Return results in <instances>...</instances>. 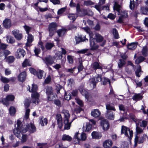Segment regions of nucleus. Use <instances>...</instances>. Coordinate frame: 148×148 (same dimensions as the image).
Segmentation results:
<instances>
[{"label": "nucleus", "instance_id": "obj_1", "mask_svg": "<svg viewBox=\"0 0 148 148\" xmlns=\"http://www.w3.org/2000/svg\"><path fill=\"white\" fill-rule=\"evenodd\" d=\"M101 80L103 85H105L108 83L110 84V81L109 79L106 77L101 79V76L99 75H96L94 78L90 79L88 83L93 88L96 87L97 83Z\"/></svg>", "mask_w": 148, "mask_h": 148}, {"label": "nucleus", "instance_id": "obj_2", "mask_svg": "<svg viewBox=\"0 0 148 148\" xmlns=\"http://www.w3.org/2000/svg\"><path fill=\"white\" fill-rule=\"evenodd\" d=\"M129 116L130 118L132 119L136 123V130L137 135L138 134L143 133V130L138 126V123H137V121H138V120L136 119V118L132 114H130ZM144 140V139H141V140H138V137L137 136V135H136L135 138V146H136L137 143H143Z\"/></svg>", "mask_w": 148, "mask_h": 148}, {"label": "nucleus", "instance_id": "obj_3", "mask_svg": "<svg viewBox=\"0 0 148 148\" xmlns=\"http://www.w3.org/2000/svg\"><path fill=\"white\" fill-rule=\"evenodd\" d=\"M62 57V53L60 51H58L54 57L49 56L46 57L42 59L45 63L47 65H48L53 64L54 63V61L55 59L59 60L61 59Z\"/></svg>", "mask_w": 148, "mask_h": 148}, {"label": "nucleus", "instance_id": "obj_4", "mask_svg": "<svg viewBox=\"0 0 148 148\" xmlns=\"http://www.w3.org/2000/svg\"><path fill=\"white\" fill-rule=\"evenodd\" d=\"M29 91L32 92V102L35 104H38L39 101V94L37 92L38 89V87L36 84H33L32 85L31 89H30L29 86Z\"/></svg>", "mask_w": 148, "mask_h": 148}, {"label": "nucleus", "instance_id": "obj_5", "mask_svg": "<svg viewBox=\"0 0 148 148\" xmlns=\"http://www.w3.org/2000/svg\"><path fill=\"white\" fill-rule=\"evenodd\" d=\"M62 113L64 115V129L66 130H69L70 129L71 123L75 119H73L71 121L69 122V119L70 117V115L69 111L64 110L62 112Z\"/></svg>", "mask_w": 148, "mask_h": 148}, {"label": "nucleus", "instance_id": "obj_6", "mask_svg": "<svg viewBox=\"0 0 148 148\" xmlns=\"http://www.w3.org/2000/svg\"><path fill=\"white\" fill-rule=\"evenodd\" d=\"M83 29L87 33L89 34L90 36V46L91 49L95 50L97 49L98 48V46L95 43V40L92 38L93 34L92 32L90 31V28L88 27H86L83 28Z\"/></svg>", "mask_w": 148, "mask_h": 148}, {"label": "nucleus", "instance_id": "obj_7", "mask_svg": "<svg viewBox=\"0 0 148 148\" xmlns=\"http://www.w3.org/2000/svg\"><path fill=\"white\" fill-rule=\"evenodd\" d=\"M22 128L23 129L22 130L23 133H26L28 131L30 133H33L36 131V128L32 123H30L29 125H24Z\"/></svg>", "mask_w": 148, "mask_h": 148}, {"label": "nucleus", "instance_id": "obj_8", "mask_svg": "<svg viewBox=\"0 0 148 148\" xmlns=\"http://www.w3.org/2000/svg\"><path fill=\"white\" fill-rule=\"evenodd\" d=\"M21 123L22 122L21 121L19 120H17L16 123L17 126L13 130V132L14 135L18 138H21V135L23 133L22 132V130L23 129L22 128V127L24 125H21Z\"/></svg>", "mask_w": 148, "mask_h": 148}, {"label": "nucleus", "instance_id": "obj_9", "mask_svg": "<svg viewBox=\"0 0 148 148\" xmlns=\"http://www.w3.org/2000/svg\"><path fill=\"white\" fill-rule=\"evenodd\" d=\"M121 6L119 5L116 2H115L113 7L114 10H116L118 13V14L120 15L122 17L126 18L127 16V12L125 11H121Z\"/></svg>", "mask_w": 148, "mask_h": 148}, {"label": "nucleus", "instance_id": "obj_10", "mask_svg": "<svg viewBox=\"0 0 148 148\" xmlns=\"http://www.w3.org/2000/svg\"><path fill=\"white\" fill-rule=\"evenodd\" d=\"M121 133L128 137L130 139H132L133 135V132L132 130H131L130 129L124 126H122Z\"/></svg>", "mask_w": 148, "mask_h": 148}, {"label": "nucleus", "instance_id": "obj_11", "mask_svg": "<svg viewBox=\"0 0 148 148\" xmlns=\"http://www.w3.org/2000/svg\"><path fill=\"white\" fill-rule=\"evenodd\" d=\"M25 30L26 33L28 34L27 42L26 43V45L28 46L30 45V44L34 40L33 36L31 34H29V32L30 29V28L26 25L24 26Z\"/></svg>", "mask_w": 148, "mask_h": 148}, {"label": "nucleus", "instance_id": "obj_12", "mask_svg": "<svg viewBox=\"0 0 148 148\" xmlns=\"http://www.w3.org/2000/svg\"><path fill=\"white\" fill-rule=\"evenodd\" d=\"M14 99V97L13 95H7L6 98L0 99V102L7 106L9 105V101H13Z\"/></svg>", "mask_w": 148, "mask_h": 148}, {"label": "nucleus", "instance_id": "obj_13", "mask_svg": "<svg viewBox=\"0 0 148 148\" xmlns=\"http://www.w3.org/2000/svg\"><path fill=\"white\" fill-rule=\"evenodd\" d=\"M74 138L77 139L78 142L80 141H83L86 140L87 136L86 134L84 132L80 134L78 132H77L75 133Z\"/></svg>", "mask_w": 148, "mask_h": 148}, {"label": "nucleus", "instance_id": "obj_14", "mask_svg": "<svg viewBox=\"0 0 148 148\" xmlns=\"http://www.w3.org/2000/svg\"><path fill=\"white\" fill-rule=\"evenodd\" d=\"M57 24L55 22H52L49 24L48 29L50 36L52 37L53 35L57 29Z\"/></svg>", "mask_w": 148, "mask_h": 148}, {"label": "nucleus", "instance_id": "obj_15", "mask_svg": "<svg viewBox=\"0 0 148 148\" xmlns=\"http://www.w3.org/2000/svg\"><path fill=\"white\" fill-rule=\"evenodd\" d=\"M106 0H99V4L95 5V8L99 12L102 10H109V8L108 6H105L103 7H102L101 5L103 4L105 2Z\"/></svg>", "mask_w": 148, "mask_h": 148}, {"label": "nucleus", "instance_id": "obj_16", "mask_svg": "<svg viewBox=\"0 0 148 148\" xmlns=\"http://www.w3.org/2000/svg\"><path fill=\"white\" fill-rule=\"evenodd\" d=\"M100 125L103 130L106 131L108 130L110 127L109 123L106 119L102 120L100 122Z\"/></svg>", "mask_w": 148, "mask_h": 148}, {"label": "nucleus", "instance_id": "obj_17", "mask_svg": "<svg viewBox=\"0 0 148 148\" xmlns=\"http://www.w3.org/2000/svg\"><path fill=\"white\" fill-rule=\"evenodd\" d=\"M26 72L24 71L21 73L18 76V79L19 81L23 82H24L26 78Z\"/></svg>", "mask_w": 148, "mask_h": 148}, {"label": "nucleus", "instance_id": "obj_18", "mask_svg": "<svg viewBox=\"0 0 148 148\" xmlns=\"http://www.w3.org/2000/svg\"><path fill=\"white\" fill-rule=\"evenodd\" d=\"M15 55L18 58H20L21 57H23L25 56V51L22 49H18L16 51Z\"/></svg>", "mask_w": 148, "mask_h": 148}, {"label": "nucleus", "instance_id": "obj_19", "mask_svg": "<svg viewBox=\"0 0 148 148\" xmlns=\"http://www.w3.org/2000/svg\"><path fill=\"white\" fill-rule=\"evenodd\" d=\"M112 144L111 140L108 139L103 142V145L104 148H109L112 146Z\"/></svg>", "mask_w": 148, "mask_h": 148}, {"label": "nucleus", "instance_id": "obj_20", "mask_svg": "<svg viewBox=\"0 0 148 148\" xmlns=\"http://www.w3.org/2000/svg\"><path fill=\"white\" fill-rule=\"evenodd\" d=\"M92 127V125L90 123H86L84 124L83 130L85 132H89L91 129Z\"/></svg>", "mask_w": 148, "mask_h": 148}, {"label": "nucleus", "instance_id": "obj_21", "mask_svg": "<svg viewBox=\"0 0 148 148\" xmlns=\"http://www.w3.org/2000/svg\"><path fill=\"white\" fill-rule=\"evenodd\" d=\"M3 26L5 28H9L11 26V22L9 19H5L3 22Z\"/></svg>", "mask_w": 148, "mask_h": 148}, {"label": "nucleus", "instance_id": "obj_22", "mask_svg": "<svg viewBox=\"0 0 148 148\" xmlns=\"http://www.w3.org/2000/svg\"><path fill=\"white\" fill-rule=\"evenodd\" d=\"M56 118L59 127L61 129L63 126L62 117L60 114H58L56 116Z\"/></svg>", "mask_w": 148, "mask_h": 148}, {"label": "nucleus", "instance_id": "obj_23", "mask_svg": "<svg viewBox=\"0 0 148 148\" xmlns=\"http://www.w3.org/2000/svg\"><path fill=\"white\" fill-rule=\"evenodd\" d=\"M12 33L17 40H20L22 38V34L19 32L18 30H15L12 31Z\"/></svg>", "mask_w": 148, "mask_h": 148}, {"label": "nucleus", "instance_id": "obj_24", "mask_svg": "<svg viewBox=\"0 0 148 148\" xmlns=\"http://www.w3.org/2000/svg\"><path fill=\"white\" fill-rule=\"evenodd\" d=\"M91 136L93 139H99L101 138L102 136L101 133L94 131L91 133Z\"/></svg>", "mask_w": 148, "mask_h": 148}, {"label": "nucleus", "instance_id": "obj_25", "mask_svg": "<svg viewBox=\"0 0 148 148\" xmlns=\"http://www.w3.org/2000/svg\"><path fill=\"white\" fill-rule=\"evenodd\" d=\"M106 117L109 119L113 120L114 118V114L112 111H106Z\"/></svg>", "mask_w": 148, "mask_h": 148}, {"label": "nucleus", "instance_id": "obj_26", "mask_svg": "<svg viewBox=\"0 0 148 148\" xmlns=\"http://www.w3.org/2000/svg\"><path fill=\"white\" fill-rule=\"evenodd\" d=\"M100 114V112L97 109L92 110L91 113V116L94 117H99Z\"/></svg>", "mask_w": 148, "mask_h": 148}, {"label": "nucleus", "instance_id": "obj_27", "mask_svg": "<svg viewBox=\"0 0 148 148\" xmlns=\"http://www.w3.org/2000/svg\"><path fill=\"white\" fill-rule=\"evenodd\" d=\"M46 93L48 100H51V98L50 97L49 95L53 93V90L51 87H47L46 89Z\"/></svg>", "mask_w": 148, "mask_h": 148}, {"label": "nucleus", "instance_id": "obj_28", "mask_svg": "<svg viewBox=\"0 0 148 148\" xmlns=\"http://www.w3.org/2000/svg\"><path fill=\"white\" fill-rule=\"evenodd\" d=\"M45 73L43 71L39 70L37 72L36 75L39 79H42V77L45 78Z\"/></svg>", "mask_w": 148, "mask_h": 148}, {"label": "nucleus", "instance_id": "obj_29", "mask_svg": "<svg viewBox=\"0 0 148 148\" xmlns=\"http://www.w3.org/2000/svg\"><path fill=\"white\" fill-rule=\"evenodd\" d=\"M81 12H83V15H88L89 16H92L93 15V12L89 10L83 9Z\"/></svg>", "mask_w": 148, "mask_h": 148}, {"label": "nucleus", "instance_id": "obj_30", "mask_svg": "<svg viewBox=\"0 0 148 148\" xmlns=\"http://www.w3.org/2000/svg\"><path fill=\"white\" fill-rule=\"evenodd\" d=\"M95 39L97 42H101L103 40V37L100 34L98 33H96L95 34Z\"/></svg>", "mask_w": 148, "mask_h": 148}, {"label": "nucleus", "instance_id": "obj_31", "mask_svg": "<svg viewBox=\"0 0 148 148\" xmlns=\"http://www.w3.org/2000/svg\"><path fill=\"white\" fill-rule=\"evenodd\" d=\"M24 133H22V134L21 135V138H19L21 140V141L22 143L25 142L27 139V135L26 134H23Z\"/></svg>", "mask_w": 148, "mask_h": 148}, {"label": "nucleus", "instance_id": "obj_32", "mask_svg": "<svg viewBox=\"0 0 148 148\" xmlns=\"http://www.w3.org/2000/svg\"><path fill=\"white\" fill-rule=\"evenodd\" d=\"M106 111H110V110L116 111V109L114 106L111 104H107L106 105Z\"/></svg>", "mask_w": 148, "mask_h": 148}, {"label": "nucleus", "instance_id": "obj_33", "mask_svg": "<svg viewBox=\"0 0 148 148\" xmlns=\"http://www.w3.org/2000/svg\"><path fill=\"white\" fill-rule=\"evenodd\" d=\"M138 120L137 121V123H138V125L139 123L140 126L142 127H145L146 126L147 124V121L145 120H143L142 121H139V120L137 119Z\"/></svg>", "mask_w": 148, "mask_h": 148}, {"label": "nucleus", "instance_id": "obj_34", "mask_svg": "<svg viewBox=\"0 0 148 148\" xmlns=\"http://www.w3.org/2000/svg\"><path fill=\"white\" fill-rule=\"evenodd\" d=\"M66 31V29H62L57 31V32L59 36H64Z\"/></svg>", "mask_w": 148, "mask_h": 148}, {"label": "nucleus", "instance_id": "obj_35", "mask_svg": "<svg viewBox=\"0 0 148 148\" xmlns=\"http://www.w3.org/2000/svg\"><path fill=\"white\" fill-rule=\"evenodd\" d=\"M92 68L95 70L97 69H101L102 68L101 66L97 62H94L92 64Z\"/></svg>", "mask_w": 148, "mask_h": 148}, {"label": "nucleus", "instance_id": "obj_36", "mask_svg": "<svg viewBox=\"0 0 148 148\" xmlns=\"http://www.w3.org/2000/svg\"><path fill=\"white\" fill-rule=\"evenodd\" d=\"M32 65V63L30 61L27 59H25L22 63V66L23 67H26L27 66H30Z\"/></svg>", "mask_w": 148, "mask_h": 148}, {"label": "nucleus", "instance_id": "obj_37", "mask_svg": "<svg viewBox=\"0 0 148 148\" xmlns=\"http://www.w3.org/2000/svg\"><path fill=\"white\" fill-rule=\"evenodd\" d=\"M68 17L70 20H72L73 22L77 17V16L75 14L71 13L68 15Z\"/></svg>", "mask_w": 148, "mask_h": 148}, {"label": "nucleus", "instance_id": "obj_38", "mask_svg": "<svg viewBox=\"0 0 148 148\" xmlns=\"http://www.w3.org/2000/svg\"><path fill=\"white\" fill-rule=\"evenodd\" d=\"M6 40L8 42L11 44L15 42L13 37L10 36H7Z\"/></svg>", "mask_w": 148, "mask_h": 148}, {"label": "nucleus", "instance_id": "obj_39", "mask_svg": "<svg viewBox=\"0 0 148 148\" xmlns=\"http://www.w3.org/2000/svg\"><path fill=\"white\" fill-rule=\"evenodd\" d=\"M62 139L64 141L67 140L68 141H70L71 140L72 138L69 135L64 134L62 136Z\"/></svg>", "mask_w": 148, "mask_h": 148}, {"label": "nucleus", "instance_id": "obj_40", "mask_svg": "<svg viewBox=\"0 0 148 148\" xmlns=\"http://www.w3.org/2000/svg\"><path fill=\"white\" fill-rule=\"evenodd\" d=\"M30 102L31 99L30 98H27L25 99L24 102V104L25 108H28L30 105Z\"/></svg>", "mask_w": 148, "mask_h": 148}, {"label": "nucleus", "instance_id": "obj_41", "mask_svg": "<svg viewBox=\"0 0 148 148\" xmlns=\"http://www.w3.org/2000/svg\"><path fill=\"white\" fill-rule=\"evenodd\" d=\"M47 122V119L46 118L42 117L40 120V123L42 126H44L46 125Z\"/></svg>", "mask_w": 148, "mask_h": 148}, {"label": "nucleus", "instance_id": "obj_42", "mask_svg": "<svg viewBox=\"0 0 148 148\" xmlns=\"http://www.w3.org/2000/svg\"><path fill=\"white\" fill-rule=\"evenodd\" d=\"M137 45L136 43L133 42L128 45L127 47L129 49H134L136 47Z\"/></svg>", "mask_w": 148, "mask_h": 148}, {"label": "nucleus", "instance_id": "obj_43", "mask_svg": "<svg viewBox=\"0 0 148 148\" xmlns=\"http://www.w3.org/2000/svg\"><path fill=\"white\" fill-rule=\"evenodd\" d=\"M142 98V96L140 94H139L135 95L133 97V99L136 101L140 100Z\"/></svg>", "mask_w": 148, "mask_h": 148}, {"label": "nucleus", "instance_id": "obj_44", "mask_svg": "<svg viewBox=\"0 0 148 148\" xmlns=\"http://www.w3.org/2000/svg\"><path fill=\"white\" fill-rule=\"evenodd\" d=\"M75 39L76 44L79 43L81 42L84 41H85V39H83L82 36H80L79 37L75 36Z\"/></svg>", "mask_w": 148, "mask_h": 148}, {"label": "nucleus", "instance_id": "obj_45", "mask_svg": "<svg viewBox=\"0 0 148 148\" xmlns=\"http://www.w3.org/2000/svg\"><path fill=\"white\" fill-rule=\"evenodd\" d=\"M14 60V58L13 56H9L6 59V62L8 63H12Z\"/></svg>", "mask_w": 148, "mask_h": 148}, {"label": "nucleus", "instance_id": "obj_46", "mask_svg": "<svg viewBox=\"0 0 148 148\" xmlns=\"http://www.w3.org/2000/svg\"><path fill=\"white\" fill-rule=\"evenodd\" d=\"M125 60L122 59L119 60L118 63L119 67V68L122 67L125 64Z\"/></svg>", "mask_w": 148, "mask_h": 148}, {"label": "nucleus", "instance_id": "obj_47", "mask_svg": "<svg viewBox=\"0 0 148 148\" xmlns=\"http://www.w3.org/2000/svg\"><path fill=\"white\" fill-rule=\"evenodd\" d=\"M145 60V58L142 56L139 57L135 61V63L136 64H138L143 62Z\"/></svg>", "mask_w": 148, "mask_h": 148}, {"label": "nucleus", "instance_id": "obj_48", "mask_svg": "<svg viewBox=\"0 0 148 148\" xmlns=\"http://www.w3.org/2000/svg\"><path fill=\"white\" fill-rule=\"evenodd\" d=\"M30 109L29 108L27 109L26 110L25 113L24 117V119H27L29 117Z\"/></svg>", "mask_w": 148, "mask_h": 148}, {"label": "nucleus", "instance_id": "obj_49", "mask_svg": "<svg viewBox=\"0 0 148 148\" xmlns=\"http://www.w3.org/2000/svg\"><path fill=\"white\" fill-rule=\"evenodd\" d=\"M9 112L10 114L11 115H14L16 112V110L15 108L13 107H10L9 109Z\"/></svg>", "mask_w": 148, "mask_h": 148}, {"label": "nucleus", "instance_id": "obj_50", "mask_svg": "<svg viewBox=\"0 0 148 148\" xmlns=\"http://www.w3.org/2000/svg\"><path fill=\"white\" fill-rule=\"evenodd\" d=\"M67 59L69 62L70 64H72L73 62L74 56L68 55L67 56Z\"/></svg>", "mask_w": 148, "mask_h": 148}, {"label": "nucleus", "instance_id": "obj_51", "mask_svg": "<svg viewBox=\"0 0 148 148\" xmlns=\"http://www.w3.org/2000/svg\"><path fill=\"white\" fill-rule=\"evenodd\" d=\"M113 33L114 36V37L116 39H118L119 38V36L118 35V32L116 29H113Z\"/></svg>", "mask_w": 148, "mask_h": 148}, {"label": "nucleus", "instance_id": "obj_52", "mask_svg": "<svg viewBox=\"0 0 148 148\" xmlns=\"http://www.w3.org/2000/svg\"><path fill=\"white\" fill-rule=\"evenodd\" d=\"M64 99L67 100H69L71 99V96L70 93L69 92H66L64 95Z\"/></svg>", "mask_w": 148, "mask_h": 148}, {"label": "nucleus", "instance_id": "obj_53", "mask_svg": "<svg viewBox=\"0 0 148 148\" xmlns=\"http://www.w3.org/2000/svg\"><path fill=\"white\" fill-rule=\"evenodd\" d=\"M141 12L144 14H148V8L142 7L141 8Z\"/></svg>", "mask_w": 148, "mask_h": 148}, {"label": "nucleus", "instance_id": "obj_54", "mask_svg": "<svg viewBox=\"0 0 148 148\" xmlns=\"http://www.w3.org/2000/svg\"><path fill=\"white\" fill-rule=\"evenodd\" d=\"M79 90L82 95L84 96L86 98L87 95V92L84 89H80Z\"/></svg>", "mask_w": 148, "mask_h": 148}, {"label": "nucleus", "instance_id": "obj_55", "mask_svg": "<svg viewBox=\"0 0 148 148\" xmlns=\"http://www.w3.org/2000/svg\"><path fill=\"white\" fill-rule=\"evenodd\" d=\"M141 72V67L140 66H138V68L136 71V74L137 76L140 77Z\"/></svg>", "mask_w": 148, "mask_h": 148}, {"label": "nucleus", "instance_id": "obj_56", "mask_svg": "<svg viewBox=\"0 0 148 148\" xmlns=\"http://www.w3.org/2000/svg\"><path fill=\"white\" fill-rule=\"evenodd\" d=\"M54 45L52 43H47L45 46L46 48L47 49H49L52 48Z\"/></svg>", "mask_w": 148, "mask_h": 148}, {"label": "nucleus", "instance_id": "obj_57", "mask_svg": "<svg viewBox=\"0 0 148 148\" xmlns=\"http://www.w3.org/2000/svg\"><path fill=\"white\" fill-rule=\"evenodd\" d=\"M38 11H40L41 12H44L48 10L47 8H42L40 7H38L35 8Z\"/></svg>", "mask_w": 148, "mask_h": 148}, {"label": "nucleus", "instance_id": "obj_58", "mask_svg": "<svg viewBox=\"0 0 148 148\" xmlns=\"http://www.w3.org/2000/svg\"><path fill=\"white\" fill-rule=\"evenodd\" d=\"M66 9V7H65L59 9L57 13L58 14H60L63 13Z\"/></svg>", "mask_w": 148, "mask_h": 148}, {"label": "nucleus", "instance_id": "obj_59", "mask_svg": "<svg viewBox=\"0 0 148 148\" xmlns=\"http://www.w3.org/2000/svg\"><path fill=\"white\" fill-rule=\"evenodd\" d=\"M68 84L69 86H70L71 87L74 84V80L72 79H70L68 80Z\"/></svg>", "mask_w": 148, "mask_h": 148}, {"label": "nucleus", "instance_id": "obj_60", "mask_svg": "<svg viewBox=\"0 0 148 148\" xmlns=\"http://www.w3.org/2000/svg\"><path fill=\"white\" fill-rule=\"evenodd\" d=\"M77 103L79 105L81 106H83V103L82 101L79 99L78 98L76 97L75 98Z\"/></svg>", "mask_w": 148, "mask_h": 148}, {"label": "nucleus", "instance_id": "obj_61", "mask_svg": "<svg viewBox=\"0 0 148 148\" xmlns=\"http://www.w3.org/2000/svg\"><path fill=\"white\" fill-rule=\"evenodd\" d=\"M1 81L3 83H7L9 82V78L5 77H1Z\"/></svg>", "mask_w": 148, "mask_h": 148}, {"label": "nucleus", "instance_id": "obj_62", "mask_svg": "<svg viewBox=\"0 0 148 148\" xmlns=\"http://www.w3.org/2000/svg\"><path fill=\"white\" fill-rule=\"evenodd\" d=\"M135 5V4L134 1H132L130 0V8L131 10H133L134 9Z\"/></svg>", "mask_w": 148, "mask_h": 148}, {"label": "nucleus", "instance_id": "obj_63", "mask_svg": "<svg viewBox=\"0 0 148 148\" xmlns=\"http://www.w3.org/2000/svg\"><path fill=\"white\" fill-rule=\"evenodd\" d=\"M45 145V143H37V148H44Z\"/></svg>", "mask_w": 148, "mask_h": 148}, {"label": "nucleus", "instance_id": "obj_64", "mask_svg": "<svg viewBox=\"0 0 148 148\" xmlns=\"http://www.w3.org/2000/svg\"><path fill=\"white\" fill-rule=\"evenodd\" d=\"M84 4L85 5L88 6L93 5L94 4V3L90 1H85Z\"/></svg>", "mask_w": 148, "mask_h": 148}]
</instances>
